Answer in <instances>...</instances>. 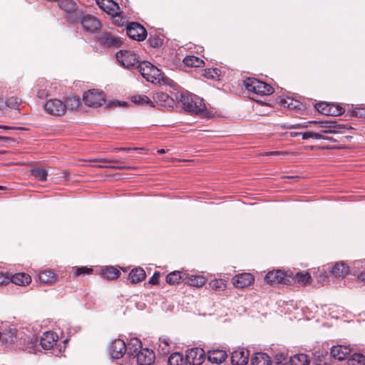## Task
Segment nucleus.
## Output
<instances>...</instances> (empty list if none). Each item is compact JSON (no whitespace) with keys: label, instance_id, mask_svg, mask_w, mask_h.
<instances>
[{"label":"nucleus","instance_id":"39448f33","mask_svg":"<svg viewBox=\"0 0 365 365\" xmlns=\"http://www.w3.org/2000/svg\"><path fill=\"white\" fill-rule=\"evenodd\" d=\"M43 108L48 114L55 116H61L66 111L65 103L56 98L46 101L43 104Z\"/></svg>","mask_w":365,"mask_h":365},{"label":"nucleus","instance_id":"de8ad7c7","mask_svg":"<svg viewBox=\"0 0 365 365\" xmlns=\"http://www.w3.org/2000/svg\"><path fill=\"white\" fill-rule=\"evenodd\" d=\"M21 103V100L16 96H11L5 101L6 106L14 109H17Z\"/></svg>","mask_w":365,"mask_h":365},{"label":"nucleus","instance_id":"4d7b16f0","mask_svg":"<svg viewBox=\"0 0 365 365\" xmlns=\"http://www.w3.org/2000/svg\"><path fill=\"white\" fill-rule=\"evenodd\" d=\"M38 341V339L36 336H33L30 339L29 344L30 346L27 347L26 349L28 350L29 352H31L35 350L36 344Z\"/></svg>","mask_w":365,"mask_h":365},{"label":"nucleus","instance_id":"0e129e2a","mask_svg":"<svg viewBox=\"0 0 365 365\" xmlns=\"http://www.w3.org/2000/svg\"><path fill=\"white\" fill-rule=\"evenodd\" d=\"M284 153H285L284 152H282V151H273V152L266 153V155H278L284 154Z\"/></svg>","mask_w":365,"mask_h":365},{"label":"nucleus","instance_id":"5fc2aeb1","mask_svg":"<svg viewBox=\"0 0 365 365\" xmlns=\"http://www.w3.org/2000/svg\"><path fill=\"white\" fill-rule=\"evenodd\" d=\"M93 269L91 268H88L87 267H77L75 272V274L76 276L89 274L92 272Z\"/></svg>","mask_w":365,"mask_h":365},{"label":"nucleus","instance_id":"69168bd1","mask_svg":"<svg viewBox=\"0 0 365 365\" xmlns=\"http://www.w3.org/2000/svg\"><path fill=\"white\" fill-rule=\"evenodd\" d=\"M302 135V132H296V131H291L290 132V136L291 137H297Z\"/></svg>","mask_w":365,"mask_h":365},{"label":"nucleus","instance_id":"e2e57ef3","mask_svg":"<svg viewBox=\"0 0 365 365\" xmlns=\"http://www.w3.org/2000/svg\"><path fill=\"white\" fill-rule=\"evenodd\" d=\"M0 141H4L6 143H11V142L14 141V139L10 137L0 136Z\"/></svg>","mask_w":365,"mask_h":365},{"label":"nucleus","instance_id":"2f4dec72","mask_svg":"<svg viewBox=\"0 0 365 365\" xmlns=\"http://www.w3.org/2000/svg\"><path fill=\"white\" fill-rule=\"evenodd\" d=\"M288 354L286 351H278L273 356L272 365H289Z\"/></svg>","mask_w":365,"mask_h":365},{"label":"nucleus","instance_id":"864d4df0","mask_svg":"<svg viewBox=\"0 0 365 365\" xmlns=\"http://www.w3.org/2000/svg\"><path fill=\"white\" fill-rule=\"evenodd\" d=\"M48 83L43 85L41 88L37 91L36 96L40 99H43L48 96L49 91L47 89Z\"/></svg>","mask_w":365,"mask_h":365},{"label":"nucleus","instance_id":"393cba45","mask_svg":"<svg viewBox=\"0 0 365 365\" xmlns=\"http://www.w3.org/2000/svg\"><path fill=\"white\" fill-rule=\"evenodd\" d=\"M280 104L284 106L287 107V108L290 110H303L304 108V105L299 101L294 100L292 98H282L280 100Z\"/></svg>","mask_w":365,"mask_h":365},{"label":"nucleus","instance_id":"f8f14e48","mask_svg":"<svg viewBox=\"0 0 365 365\" xmlns=\"http://www.w3.org/2000/svg\"><path fill=\"white\" fill-rule=\"evenodd\" d=\"M110 354L113 359H120L127 351L125 341L120 339H115L109 348Z\"/></svg>","mask_w":365,"mask_h":365},{"label":"nucleus","instance_id":"473e14b6","mask_svg":"<svg viewBox=\"0 0 365 365\" xmlns=\"http://www.w3.org/2000/svg\"><path fill=\"white\" fill-rule=\"evenodd\" d=\"M347 365H365V356L361 354L354 353L349 356Z\"/></svg>","mask_w":365,"mask_h":365},{"label":"nucleus","instance_id":"9b49d317","mask_svg":"<svg viewBox=\"0 0 365 365\" xmlns=\"http://www.w3.org/2000/svg\"><path fill=\"white\" fill-rule=\"evenodd\" d=\"M133 356L138 365H152L155 359L154 351L148 348H142Z\"/></svg>","mask_w":365,"mask_h":365},{"label":"nucleus","instance_id":"72a5a7b5","mask_svg":"<svg viewBox=\"0 0 365 365\" xmlns=\"http://www.w3.org/2000/svg\"><path fill=\"white\" fill-rule=\"evenodd\" d=\"M60 8L67 12H73L77 10L78 6L74 0H59Z\"/></svg>","mask_w":365,"mask_h":365},{"label":"nucleus","instance_id":"79ce46f5","mask_svg":"<svg viewBox=\"0 0 365 365\" xmlns=\"http://www.w3.org/2000/svg\"><path fill=\"white\" fill-rule=\"evenodd\" d=\"M132 102L138 105H150L151 107H155L153 103L145 95H136L131 98Z\"/></svg>","mask_w":365,"mask_h":365},{"label":"nucleus","instance_id":"774afa93","mask_svg":"<svg viewBox=\"0 0 365 365\" xmlns=\"http://www.w3.org/2000/svg\"><path fill=\"white\" fill-rule=\"evenodd\" d=\"M360 277L362 279V280L365 281V272H361L360 274Z\"/></svg>","mask_w":365,"mask_h":365},{"label":"nucleus","instance_id":"c85d7f7f","mask_svg":"<svg viewBox=\"0 0 365 365\" xmlns=\"http://www.w3.org/2000/svg\"><path fill=\"white\" fill-rule=\"evenodd\" d=\"M168 365H187L184 356L181 352H174L168 357Z\"/></svg>","mask_w":365,"mask_h":365},{"label":"nucleus","instance_id":"2eb2a0df","mask_svg":"<svg viewBox=\"0 0 365 365\" xmlns=\"http://www.w3.org/2000/svg\"><path fill=\"white\" fill-rule=\"evenodd\" d=\"M351 348L349 346L337 345L331 348L330 355L336 360L342 361L348 359L351 354Z\"/></svg>","mask_w":365,"mask_h":365},{"label":"nucleus","instance_id":"f704fd0d","mask_svg":"<svg viewBox=\"0 0 365 365\" xmlns=\"http://www.w3.org/2000/svg\"><path fill=\"white\" fill-rule=\"evenodd\" d=\"M183 63L187 66L201 67L204 64V61L200 58L195 56H187L183 59Z\"/></svg>","mask_w":365,"mask_h":365},{"label":"nucleus","instance_id":"4be33fe9","mask_svg":"<svg viewBox=\"0 0 365 365\" xmlns=\"http://www.w3.org/2000/svg\"><path fill=\"white\" fill-rule=\"evenodd\" d=\"M153 99L155 103L161 107H173V98L166 93H156L153 96Z\"/></svg>","mask_w":365,"mask_h":365},{"label":"nucleus","instance_id":"a878e982","mask_svg":"<svg viewBox=\"0 0 365 365\" xmlns=\"http://www.w3.org/2000/svg\"><path fill=\"white\" fill-rule=\"evenodd\" d=\"M330 272L335 277L343 278L349 273V267L345 265L344 262H336L331 270H330Z\"/></svg>","mask_w":365,"mask_h":365},{"label":"nucleus","instance_id":"6ab92c4d","mask_svg":"<svg viewBox=\"0 0 365 365\" xmlns=\"http://www.w3.org/2000/svg\"><path fill=\"white\" fill-rule=\"evenodd\" d=\"M233 284L237 288H244L250 285L255 280L250 273H242L233 277Z\"/></svg>","mask_w":365,"mask_h":365},{"label":"nucleus","instance_id":"20e7f679","mask_svg":"<svg viewBox=\"0 0 365 365\" xmlns=\"http://www.w3.org/2000/svg\"><path fill=\"white\" fill-rule=\"evenodd\" d=\"M115 56L122 66L130 70H138V65L142 62L140 61L139 56L131 51L120 50L116 53Z\"/></svg>","mask_w":365,"mask_h":365},{"label":"nucleus","instance_id":"338daca9","mask_svg":"<svg viewBox=\"0 0 365 365\" xmlns=\"http://www.w3.org/2000/svg\"><path fill=\"white\" fill-rule=\"evenodd\" d=\"M103 167H106V168H118V169H123V168H126L125 166H115V165H103Z\"/></svg>","mask_w":365,"mask_h":365},{"label":"nucleus","instance_id":"423d86ee","mask_svg":"<svg viewBox=\"0 0 365 365\" xmlns=\"http://www.w3.org/2000/svg\"><path fill=\"white\" fill-rule=\"evenodd\" d=\"M205 358V351L202 348L194 347L185 351V360L187 365H201Z\"/></svg>","mask_w":365,"mask_h":365},{"label":"nucleus","instance_id":"4c0bfd02","mask_svg":"<svg viewBox=\"0 0 365 365\" xmlns=\"http://www.w3.org/2000/svg\"><path fill=\"white\" fill-rule=\"evenodd\" d=\"M38 279L42 283H51L56 280V274L51 270H45L39 273Z\"/></svg>","mask_w":365,"mask_h":365},{"label":"nucleus","instance_id":"4468645a","mask_svg":"<svg viewBox=\"0 0 365 365\" xmlns=\"http://www.w3.org/2000/svg\"><path fill=\"white\" fill-rule=\"evenodd\" d=\"M249 351L243 348H238L231 353L232 365H246L249 360Z\"/></svg>","mask_w":365,"mask_h":365},{"label":"nucleus","instance_id":"c756f323","mask_svg":"<svg viewBox=\"0 0 365 365\" xmlns=\"http://www.w3.org/2000/svg\"><path fill=\"white\" fill-rule=\"evenodd\" d=\"M126 346L128 354L133 356L142 349L141 341L136 337L131 338Z\"/></svg>","mask_w":365,"mask_h":365},{"label":"nucleus","instance_id":"6e6552de","mask_svg":"<svg viewBox=\"0 0 365 365\" xmlns=\"http://www.w3.org/2000/svg\"><path fill=\"white\" fill-rule=\"evenodd\" d=\"M126 32L128 36L135 41H143L147 35V31L143 26L138 22H130L126 26Z\"/></svg>","mask_w":365,"mask_h":365},{"label":"nucleus","instance_id":"9d476101","mask_svg":"<svg viewBox=\"0 0 365 365\" xmlns=\"http://www.w3.org/2000/svg\"><path fill=\"white\" fill-rule=\"evenodd\" d=\"M319 124L320 128L324 129L320 132L322 133H343L345 130L351 128L350 126L339 124L336 121L322 120Z\"/></svg>","mask_w":365,"mask_h":365},{"label":"nucleus","instance_id":"c03bdc74","mask_svg":"<svg viewBox=\"0 0 365 365\" xmlns=\"http://www.w3.org/2000/svg\"><path fill=\"white\" fill-rule=\"evenodd\" d=\"M348 113H350L351 116L365 118V105L356 106L352 110H349Z\"/></svg>","mask_w":365,"mask_h":365},{"label":"nucleus","instance_id":"412c9836","mask_svg":"<svg viewBox=\"0 0 365 365\" xmlns=\"http://www.w3.org/2000/svg\"><path fill=\"white\" fill-rule=\"evenodd\" d=\"M252 365H272L271 357L266 353H255L250 359Z\"/></svg>","mask_w":365,"mask_h":365},{"label":"nucleus","instance_id":"6e6d98bb","mask_svg":"<svg viewBox=\"0 0 365 365\" xmlns=\"http://www.w3.org/2000/svg\"><path fill=\"white\" fill-rule=\"evenodd\" d=\"M329 103L326 102H320L318 103H316L314 106L315 109L321 113L322 114L325 115V112H324L325 110H327L329 107Z\"/></svg>","mask_w":365,"mask_h":365},{"label":"nucleus","instance_id":"0eeeda50","mask_svg":"<svg viewBox=\"0 0 365 365\" xmlns=\"http://www.w3.org/2000/svg\"><path fill=\"white\" fill-rule=\"evenodd\" d=\"M83 101L89 107H98L105 101L103 92L92 89L83 93Z\"/></svg>","mask_w":365,"mask_h":365},{"label":"nucleus","instance_id":"a18cd8bd","mask_svg":"<svg viewBox=\"0 0 365 365\" xmlns=\"http://www.w3.org/2000/svg\"><path fill=\"white\" fill-rule=\"evenodd\" d=\"M148 42L151 47L158 48L162 46L163 39L156 34H150L148 38Z\"/></svg>","mask_w":365,"mask_h":365},{"label":"nucleus","instance_id":"b1692460","mask_svg":"<svg viewBox=\"0 0 365 365\" xmlns=\"http://www.w3.org/2000/svg\"><path fill=\"white\" fill-rule=\"evenodd\" d=\"M31 282V277L25 273H16L11 276V284H15L16 285L25 286L29 284Z\"/></svg>","mask_w":365,"mask_h":365},{"label":"nucleus","instance_id":"5701e85b","mask_svg":"<svg viewBox=\"0 0 365 365\" xmlns=\"http://www.w3.org/2000/svg\"><path fill=\"white\" fill-rule=\"evenodd\" d=\"M289 278L292 283H299L302 285H306L311 281V276L308 272H299L296 274H289Z\"/></svg>","mask_w":365,"mask_h":365},{"label":"nucleus","instance_id":"ea45409f","mask_svg":"<svg viewBox=\"0 0 365 365\" xmlns=\"http://www.w3.org/2000/svg\"><path fill=\"white\" fill-rule=\"evenodd\" d=\"M16 329L14 327H9L8 330L1 333V339L6 343L11 344L16 338Z\"/></svg>","mask_w":365,"mask_h":365},{"label":"nucleus","instance_id":"f3484780","mask_svg":"<svg viewBox=\"0 0 365 365\" xmlns=\"http://www.w3.org/2000/svg\"><path fill=\"white\" fill-rule=\"evenodd\" d=\"M206 356L210 363L220 364L225 361L227 357V354L222 349H215L209 350Z\"/></svg>","mask_w":365,"mask_h":365},{"label":"nucleus","instance_id":"680f3d73","mask_svg":"<svg viewBox=\"0 0 365 365\" xmlns=\"http://www.w3.org/2000/svg\"><path fill=\"white\" fill-rule=\"evenodd\" d=\"M320 136L322 138H320V139H323V140H329V141H336V140H334L332 137H329V136H327V135H324V133H319Z\"/></svg>","mask_w":365,"mask_h":365},{"label":"nucleus","instance_id":"37998d69","mask_svg":"<svg viewBox=\"0 0 365 365\" xmlns=\"http://www.w3.org/2000/svg\"><path fill=\"white\" fill-rule=\"evenodd\" d=\"M31 175L36 179L40 181H45L47 179L48 173L47 171L41 168L37 167L31 170Z\"/></svg>","mask_w":365,"mask_h":365},{"label":"nucleus","instance_id":"7c9ffc66","mask_svg":"<svg viewBox=\"0 0 365 365\" xmlns=\"http://www.w3.org/2000/svg\"><path fill=\"white\" fill-rule=\"evenodd\" d=\"M289 365H309L310 361L308 355L297 354L289 359Z\"/></svg>","mask_w":365,"mask_h":365},{"label":"nucleus","instance_id":"09e8293b","mask_svg":"<svg viewBox=\"0 0 365 365\" xmlns=\"http://www.w3.org/2000/svg\"><path fill=\"white\" fill-rule=\"evenodd\" d=\"M210 287L214 290H224L226 287V284L224 280L214 279L210 282Z\"/></svg>","mask_w":365,"mask_h":365},{"label":"nucleus","instance_id":"49530a36","mask_svg":"<svg viewBox=\"0 0 365 365\" xmlns=\"http://www.w3.org/2000/svg\"><path fill=\"white\" fill-rule=\"evenodd\" d=\"M80 103L81 101L78 97L73 96L68 98L66 100V103L65 104L66 106V108H68L71 110H75L78 108Z\"/></svg>","mask_w":365,"mask_h":365},{"label":"nucleus","instance_id":"052dcab7","mask_svg":"<svg viewBox=\"0 0 365 365\" xmlns=\"http://www.w3.org/2000/svg\"><path fill=\"white\" fill-rule=\"evenodd\" d=\"M0 129L3 130L4 131H10V130H19V129H21V128H16V127L4 125H0Z\"/></svg>","mask_w":365,"mask_h":365},{"label":"nucleus","instance_id":"bf43d9fd","mask_svg":"<svg viewBox=\"0 0 365 365\" xmlns=\"http://www.w3.org/2000/svg\"><path fill=\"white\" fill-rule=\"evenodd\" d=\"M160 273L156 272L150 278L148 282L152 284H158L159 283Z\"/></svg>","mask_w":365,"mask_h":365},{"label":"nucleus","instance_id":"1a4fd4ad","mask_svg":"<svg viewBox=\"0 0 365 365\" xmlns=\"http://www.w3.org/2000/svg\"><path fill=\"white\" fill-rule=\"evenodd\" d=\"M264 281L271 284L280 283L291 284L292 280L289 278V274L287 272L278 269L269 272L265 275Z\"/></svg>","mask_w":365,"mask_h":365},{"label":"nucleus","instance_id":"aec40b11","mask_svg":"<svg viewBox=\"0 0 365 365\" xmlns=\"http://www.w3.org/2000/svg\"><path fill=\"white\" fill-rule=\"evenodd\" d=\"M99 42L101 44L108 47H120L122 44V41L119 37L110 33H103L99 37Z\"/></svg>","mask_w":365,"mask_h":365},{"label":"nucleus","instance_id":"f03ea898","mask_svg":"<svg viewBox=\"0 0 365 365\" xmlns=\"http://www.w3.org/2000/svg\"><path fill=\"white\" fill-rule=\"evenodd\" d=\"M148 82L154 84L160 83L163 79V73L156 66L148 61H142L137 70Z\"/></svg>","mask_w":365,"mask_h":365},{"label":"nucleus","instance_id":"ddd939ff","mask_svg":"<svg viewBox=\"0 0 365 365\" xmlns=\"http://www.w3.org/2000/svg\"><path fill=\"white\" fill-rule=\"evenodd\" d=\"M81 22L83 29L90 33H95L101 28L100 21L91 14L83 16Z\"/></svg>","mask_w":365,"mask_h":365},{"label":"nucleus","instance_id":"603ef678","mask_svg":"<svg viewBox=\"0 0 365 365\" xmlns=\"http://www.w3.org/2000/svg\"><path fill=\"white\" fill-rule=\"evenodd\" d=\"M303 140H307L309 138L319 140L322 138L319 133L314 131L302 132L301 135Z\"/></svg>","mask_w":365,"mask_h":365},{"label":"nucleus","instance_id":"58836bf2","mask_svg":"<svg viewBox=\"0 0 365 365\" xmlns=\"http://www.w3.org/2000/svg\"><path fill=\"white\" fill-rule=\"evenodd\" d=\"M185 274H181L180 272L175 271L168 274L166 277V282L170 284H179L180 280H185Z\"/></svg>","mask_w":365,"mask_h":365},{"label":"nucleus","instance_id":"f257e3e1","mask_svg":"<svg viewBox=\"0 0 365 365\" xmlns=\"http://www.w3.org/2000/svg\"><path fill=\"white\" fill-rule=\"evenodd\" d=\"M180 102L187 112L202 116H205L207 114V108L203 99L196 95L190 93H182Z\"/></svg>","mask_w":365,"mask_h":365},{"label":"nucleus","instance_id":"13d9d810","mask_svg":"<svg viewBox=\"0 0 365 365\" xmlns=\"http://www.w3.org/2000/svg\"><path fill=\"white\" fill-rule=\"evenodd\" d=\"M11 283V277L0 273V286Z\"/></svg>","mask_w":365,"mask_h":365},{"label":"nucleus","instance_id":"8fccbe9b","mask_svg":"<svg viewBox=\"0 0 365 365\" xmlns=\"http://www.w3.org/2000/svg\"><path fill=\"white\" fill-rule=\"evenodd\" d=\"M314 356L317 361V365H328L326 360L327 353L324 354L321 351H315Z\"/></svg>","mask_w":365,"mask_h":365},{"label":"nucleus","instance_id":"dca6fc26","mask_svg":"<svg viewBox=\"0 0 365 365\" xmlns=\"http://www.w3.org/2000/svg\"><path fill=\"white\" fill-rule=\"evenodd\" d=\"M58 335L53 331H46L41 337L40 345L42 349L49 350L57 344Z\"/></svg>","mask_w":365,"mask_h":365},{"label":"nucleus","instance_id":"c9c22d12","mask_svg":"<svg viewBox=\"0 0 365 365\" xmlns=\"http://www.w3.org/2000/svg\"><path fill=\"white\" fill-rule=\"evenodd\" d=\"M120 274V272L113 267H106L101 272L102 277L108 279H116Z\"/></svg>","mask_w":365,"mask_h":365},{"label":"nucleus","instance_id":"e433bc0d","mask_svg":"<svg viewBox=\"0 0 365 365\" xmlns=\"http://www.w3.org/2000/svg\"><path fill=\"white\" fill-rule=\"evenodd\" d=\"M324 112L326 115L338 116L344 113V109L339 105L329 103L328 108Z\"/></svg>","mask_w":365,"mask_h":365},{"label":"nucleus","instance_id":"cd10ccee","mask_svg":"<svg viewBox=\"0 0 365 365\" xmlns=\"http://www.w3.org/2000/svg\"><path fill=\"white\" fill-rule=\"evenodd\" d=\"M185 283L189 285L196 287H200L206 282V279L203 276L194 274H188L185 277Z\"/></svg>","mask_w":365,"mask_h":365},{"label":"nucleus","instance_id":"a19ab883","mask_svg":"<svg viewBox=\"0 0 365 365\" xmlns=\"http://www.w3.org/2000/svg\"><path fill=\"white\" fill-rule=\"evenodd\" d=\"M170 341L167 338H160L158 351L162 355H165L170 351Z\"/></svg>","mask_w":365,"mask_h":365},{"label":"nucleus","instance_id":"bb28decb","mask_svg":"<svg viewBox=\"0 0 365 365\" xmlns=\"http://www.w3.org/2000/svg\"><path fill=\"white\" fill-rule=\"evenodd\" d=\"M146 277L145 270L141 267L133 269L129 273L128 279L131 283H138L143 281Z\"/></svg>","mask_w":365,"mask_h":365},{"label":"nucleus","instance_id":"3c124183","mask_svg":"<svg viewBox=\"0 0 365 365\" xmlns=\"http://www.w3.org/2000/svg\"><path fill=\"white\" fill-rule=\"evenodd\" d=\"M221 71L217 68H208L205 71V76L207 78L216 79L220 76Z\"/></svg>","mask_w":365,"mask_h":365},{"label":"nucleus","instance_id":"7ed1b4c3","mask_svg":"<svg viewBox=\"0 0 365 365\" xmlns=\"http://www.w3.org/2000/svg\"><path fill=\"white\" fill-rule=\"evenodd\" d=\"M244 86L248 92L259 96H268L274 92L271 85L255 78H246L244 81Z\"/></svg>","mask_w":365,"mask_h":365},{"label":"nucleus","instance_id":"a211bd4d","mask_svg":"<svg viewBox=\"0 0 365 365\" xmlns=\"http://www.w3.org/2000/svg\"><path fill=\"white\" fill-rule=\"evenodd\" d=\"M96 2L106 13L118 16V11L120 9V7L113 0H96Z\"/></svg>","mask_w":365,"mask_h":365}]
</instances>
